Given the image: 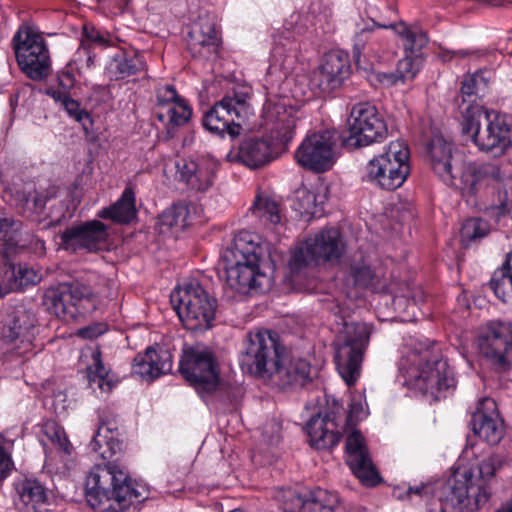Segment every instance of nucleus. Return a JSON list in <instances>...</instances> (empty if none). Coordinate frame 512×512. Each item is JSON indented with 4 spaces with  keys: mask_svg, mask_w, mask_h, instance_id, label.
<instances>
[{
    "mask_svg": "<svg viewBox=\"0 0 512 512\" xmlns=\"http://www.w3.org/2000/svg\"><path fill=\"white\" fill-rule=\"evenodd\" d=\"M510 171L511 167L508 163L464 162L458 171L459 175L456 174L455 182L451 187L458 189L463 194L474 195L486 185H509L512 183L509 175Z\"/></svg>",
    "mask_w": 512,
    "mask_h": 512,
    "instance_id": "nucleus-17",
    "label": "nucleus"
},
{
    "mask_svg": "<svg viewBox=\"0 0 512 512\" xmlns=\"http://www.w3.org/2000/svg\"><path fill=\"white\" fill-rule=\"evenodd\" d=\"M179 372L198 393L214 391L219 382L220 368L214 352L202 343L184 347Z\"/></svg>",
    "mask_w": 512,
    "mask_h": 512,
    "instance_id": "nucleus-13",
    "label": "nucleus"
},
{
    "mask_svg": "<svg viewBox=\"0 0 512 512\" xmlns=\"http://www.w3.org/2000/svg\"><path fill=\"white\" fill-rule=\"evenodd\" d=\"M409 155L403 141L390 142L382 154L366 164L364 179L385 190L401 187L410 173Z\"/></svg>",
    "mask_w": 512,
    "mask_h": 512,
    "instance_id": "nucleus-10",
    "label": "nucleus"
},
{
    "mask_svg": "<svg viewBox=\"0 0 512 512\" xmlns=\"http://www.w3.org/2000/svg\"><path fill=\"white\" fill-rule=\"evenodd\" d=\"M146 69V62L142 55L118 53L109 60L105 72L111 80H121Z\"/></svg>",
    "mask_w": 512,
    "mask_h": 512,
    "instance_id": "nucleus-33",
    "label": "nucleus"
},
{
    "mask_svg": "<svg viewBox=\"0 0 512 512\" xmlns=\"http://www.w3.org/2000/svg\"><path fill=\"white\" fill-rule=\"evenodd\" d=\"M106 328L103 324H96L93 326H88L80 329L79 335L83 338L93 339L102 335L105 332Z\"/></svg>",
    "mask_w": 512,
    "mask_h": 512,
    "instance_id": "nucleus-61",
    "label": "nucleus"
},
{
    "mask_svg": "<svg viewBox=\"0 0 512 512\" xmlns=\"http://www.w3.org/2000/svg\"><path fill=\"white\" fill-rule=\"evenodd\" d=\"M372 326L367 323L344 322L343 331L336 345L335 363L347 385H353L361 370L364 353L368 347Z\"/></svg>",
    "mask_w": 512,
    "mask_h": 512,
    "instance_id": "nucleus-11",
    "label": "nucleus"
},
{
    "mask_svg": "<svg viewBox=\"0 0 512 512\" xmlns=\"http://www.w3.org/2000/svg\"><path fill=\"white\" fill-rule=\"evenodd\" d=\"M20 499L25 505H31L33 509L48 500V493L45 487L35 479L25 480L19 491Z\"/></svg>",
    "mask_w": 512,
    "mask_h": 512,
    "instance_id": "nucleus-44",
    "label": "nucleus"
},
{
    "mask_svg": "<svg viewBox=\"0 0 512 512\" xmlns=\"http://www.w3.org/2000/svg\"><path fill=\"white\" fill-rule=\"evenodd\" d=\"M92 359L93 364L87 369L89 385L91 387L96 385L101 392L109 393L112 390L114 383L109 378V370L104 366L101 360L100 351L93 352Z\"/></svg>",
    "mask_w": 512,
    "mask_h": 512,
    "instance_id": "nucleus-42",
    "label": "nucleus"
},
{
    "mask_svg": "<svg viewBox=\"0 0 512 512\" xmlns=\"http://www.w3.org/2000/svg\"><path fill=\"white\" fill-rule=\"evenodd\" d=\"M4 277L9 290H16L40 283L43 275L39 269L22 264L15 266L9 260L5 261Z\"/></svg>",
    "mask_w": 512,
    "mask_h": 512,
    "instance_id": "nucleus-35",
    "label": "nucleus"
},
{
    "mask_svg": "<svg viewBox=\"0 0 512 512\" xmlns=\"http://www.w3.org/2000/svg\"><path fill=\"white\" fill-rule=\"evenodd\" d=\"M486 86V81L481 74L475 73L472 75H466L462 81L461 86L462 101H465L466 104H473L471 101H466L464 97H472L478 95L486 88ZM462 103L463 102L459 103L458 107Z\"/></svg>",
    "mask_w": 512,
    "mask_h": 512,
    "instance_id": "nucleus-49",
    "label": "nucleus"
},
{
    "mask_svg": "<svg viewBox=\"0 0 512 512\" xmlns=\"http://www.w3.org/2000/svg\"><path fill=\"white\" fill-rule=\"evenodd\" d=\"M84 33H85V36L91 42L98 43L100 45H105L106 44V39L104 38V36L99 31L95 30L94 28H91L89 30L87 27H85L84 28Z\"/></svg>",
    "mask_w": 512,
    "mask_h": 512,
    "instance_id": "nucleus-62",
    "label": "nucleus"
},
{
    "mask_svg": "<svg viewBox=\"0 0 512 512\" xmlns=\"http://www.w3.org/2000/svg\"><path fill=\"white\" fill-rule=\"evenodd\" d=\"M181 100H183V98L177 94L176 89L172 85H165L157 89L158 110H164Z\"/></svg>",
    "mask_w": 512,
    "mask_h": 512,
    "instance_id": "nucleus-53",
    "label": "nucleus"
},
{
    "mask_svg": "<svg viewBox=\"0 0 512 512\" xmlns=\"http://www.w3.org/2000/svg\"><path fill=\"white\" fill-rule=\"evenodd\" d=\"M334 133L329 130L306 136L295 150L294 159L302 168L314 173L330 170L336 162Z\"/></svg>",
    "mask_w": 512,
    "mask_h": 512,
    "instance_id": "nucleus-18",
    "label": "nucleus"
},
{
    "mask_svg": "<svg viewBox=\"0 0 512 512\" xmlns=\"http://www.w3.org/2000/svg\"><path fill=\"white\" fill-rule=\"evenodd\" d=\"M284 208L272 197L258 195V228L266 236L277 240L284 225Z\"/></svg>",
    "mask_w": 512,
    "mask_h": 512,
    "instance_id": "nucleus-31",
    "label": "nucleus"
},
{
    "mask_svg": "<svg viewBox=\"0 0 512 512\" xmlns=\"http://www.w3.org/2000/svg\"><path fill=\"white\" fill-rule=\"evenodd\" d=\"M459 111L462 132L471 137L479 150L502 154L512 145L511 121L507 115L465 101Z\"/></svg>",
    "mask_w": 512,
    "mask_h": 512,
    "instance_id": "nucleus-5",
    "label": "nucleus"
},
{
    "mask_svg": "<svg viewBox=\"0 0 512 512\" xmlns=\"http://www.w3.org/2000/svg\"><path fill=\"white\" fill-rule=\"evenodd\" d=\"M507 212H509L512 219V203L509 202L508 195L505 192L504 199H500L499 204L491 206L489 213L496 217V221H499Z\"/></svg>",
    "mask_w": 512,
    "mask_h": 512,
    "instance_id": "nucleus-58",
    "label": "nucleus"
},
{
    "mask_svg": "<svg viewBox=\"0 0 512 512\" xmlns=\"http://www.w3.org/2000/svg\"><path fill=\"white\" fill-rule=\"evenodd\" d=\"M399 369L413 381L424 395L438 400L455 387L453 372L448 363L430 350L426 342L407 345L399 362Z\"/></svg>",
    "mask_w": 512,
    "mask_h": 512,
    "instance_id": "nucleus-3",
    "label": "nucleus"
},
{
    "mask_svg": "<svg viewBox=\"0 0 512 512\" xmlns=\"http://www.w3.org/2000/svg\"><path fill=\"white\" fill-rule=\"evenodd\" d=\"M0 241V255L4 261H9L18 250L26 248L27 241L24 240L22 222L13 217H1Z\"/></svg>",
    "mask_w": 512,
    "mask_h": 512,
    "instance_id": "nucleus-32",
    "label": "nucleus"
},
{
    "mask_svg": "<svg viewBox=\"0 0 512 512\" xmlns=\"http://www.w3.org/2000/svg\"><path fill=\"white\" fill-rule=\"evenodd\" d=\"M347 464L365 486H375L380 476L372 463L363 435L353 430L346 438Z\"/></svg>",
    "mask_w": 512,
    "mask_h": 512,
    "instance_id": "nucleus-22",
    "label": "nucleus"
},
{
    "mask_svg": "<svg viewBox=\"0 0 512 512\" xmlns=\"http://www.w3.org/2000/svg\"><path fill=\"white\" fill-rule=\"evenodd\" d=\"M419 71V65L410 56L402 58L398 64L396 72L402 82L412 80Z\"/></svg>",
    "mask_w": 512,
    "mask_h": 512,
    "instance_id": "nucleus-55",
    "label": "nucleus"
},
{
    "mask_svg": "<svg viewBox=\"0 0 512 512\" xmlns=\"http://www.w3.org/2000/svg\"><path fill=\"white\" fill-rule=\"evenodd\" d=\"M379 25L372 21V26L360 28L353 38V57L359 68L368 69L363 65L365 60L380 61L389 50L386 39L374 32Z\"/></svg>",
    "mask_w": 512,
    "mask_h": 512,
    "instance_id": "nucleus-26",
    "label": "nucleus"
},
{
    "mask_svg": "<svg viewBox=\"0 0 512 512\" xmlns=\"http://www.w3.org/2000/svg\"><path fill=\"white\" fill-rule=\"evenodd\" d=\"M13 48L18 65L27 77L39 81L48 76L50 58L42 36L29 27H21L13 37Z\"/></svg>",
    "mask_w": 512,
    "mask_h": 512,
    "instance_id": "nucleus-16",
    "label": "nucleus"
},
{
    "mask_svg": "<svg viewBox=\"0 0 512 512\" xmlns=\"http://www.w3.org/2000/svg\"><path fill=\"white\" fill-rule=\"evenodd\" d=\"M470 425L474 434L490 445L498 444L504 434L503 420L492 398L487 397L479 401L476 411L472 414Z\"/></svg>",
    "mask_w": 512,
    "mask_h": 512,
    "instance_id": "nucleus-24",
    "label": "nucleus"
},
{
    "mask_svg": "<svg viewBox=\"0 0 512 512\" xmlns=\"http://www.w3.org/2000/svg\"><path fill=\"white\" fill-rule=\"evenodd\" d=\"M134 192L127 188L121 198L108 208L102 209L98 216L104 219H111L117 223H128L136 215Z\"/></svg>",
    "mask_w": 512,
    "mask_h": 512,
    "instance_id": "nucleus-37",
    "label": "nucleus"
},
{
    "mask_svg": "<svg viewBox=\"0 0 512 512\" xmlns=\"http://www.w3.org/2000/svg\"><path fill=\"white\" fill-rule=\"evenodd\" d=\"M427 153L431 169L435 175L451 187L457 174L452 143L441 136H435L428 144Z\"/></svg>",
    "mask_w": 512,
    "mask_h": 512,
    "instance_id": "nucleus-27",
    "label": "nucleus"
},
{
    "mask_svg": "<svg viewBox=\"0 0 512 512\" xmlns=\"http://www.w3.org/2000/svg\"><path fill=\"white\" fill-rule=\"evenodd\" d=\"M330 312H332L335 316H339L344 319L346 316V311L344 307L339 302H332L327 307Z\"/></svg>",
    "mask_w": 512,
    "mask_h": 512,
    "instance_id": "nucleus-64",
    "label": "nucleus"
},
{
    "mask_svg": "<svg viewBox=\"0 0 512 512\" xmlns=\"http://www.w3.org/2000/svg\"><path fill=\"white\" fill-rule=\"evenodd\" d=\"M117 429L118 426L115 420H101L100 426L89 444L90 449L92 451L99 450L102 447V439H108Z\"/></svg>",
    "mask_w": 512,
    "mask_h": 512,
    "instance_id": "nucleus-52",
    "label": "nucleus"
},
{
    "mask_svg": "<svg viewBox=\"0 0 512 512\" xmlns=\"http://www.w3.org/2000/svg\"><path fill=\"white\" fill-rule=\"evenodd\" d=\"M24 240L27 241L26 247H30L34 253L39 256H43L45 254V243L43 240L36 238L29 233H24Z\"/></svg>",
    "mask_w": 512,
    "mask_h": 512,
    "instance_id": "nucleus-60",
    "label": "nucleus"
},
{
    "mask_svg": "<svg viewBox=\"0 0 512 512\" xmlns=\"http://www.w3.org/2000/svg\"><path fill=\"white\" fill-rule=\"evenodd\" d=\"M46 94L49 95L56 103L60 104L68 115L76 121L82 122L84 119L89 118L88 112L82 109L80 103L71 98L66 91L50 88L46 91Z\"/></svg>",
    "mask_w": 512,
    "mask_h": 512,
    "instance_id": "nucleus-45",
    "label": "nucleus"
},
{
    "mask_svg": "<svg viewBox=\"0 0 512 512\" xmlns=\"http://www.w3.org/2000/svg\"><path fill=\"white\" fill-rule=\"evenodd\" d=\"M108 237V227L99 220L68 227L60 234L63 249L72 252L84 250L94 253L102 250L107 245Z\"/></svg>",
    "mask_w": 512,
    "mask_h": 512,
    "instance_id": "nucleus-20",
    "label": "nucleus"
},
{
    "mask_svg": "<svg viewBox=\"0 0 512 512\" xmlns=\"http://www.w3.org/2000/svg\"><path fill=\"white\" fill-rule=\"evenodd\" d=\"M252 331L246 333L239 350V366L243 373L256 377V344Z\"/></svg>",
    "mask_w": 512,
    "mask_h": 512,
    "instance_id": "nucleus-43",
    "label": "nucleus"
},
{
    "mask_svg": "<svg viewBox=\"0 0 512 512\" xmlns=\"http://www.w3.org/2000/svg\"><path fill=\"white\" fill-rule=\"evenodd\" d=\"M343 408L334 403L333 408L325 413L318 412L306 424L309 442L316 449H329L340 441L339 418Z\"/></svg>",
    "mask_w": 512,
    "mask_h": 512,
    "instance_id": "nucleus-21",
    "label": "nucleus"
},
{
    "mask_svg": "<svg viewBox=\"0 0 512 512\" xmlns=\"http://www.w3.org/2000/svg\"><path fill=\"white\" fill-rule=\"evenodd\" d=\"M103 444L107 446V449L102 450L101 447L99 450L96 451L103 459H108L112 457L121 449V443L118 440H115L113 435H111L106 440L102 439V445Z\"/></svg>",
    "mask_w": 512,
    "mask_h": 512,
    "instance_id": "nucleus-59",
    "label": "nucleus"
},
{
    "mask_svg": "<svg viewBox=\"0 0 512 512\" xmlns=\"http://www.w3.org/2000/svg\"><path fill=\"white\" fill-rule=\"evenodd\" d=\"M14 469L11 452L0 444V482Z\"/></svg>",
    "mask_w": 512,
    "mask_h": 512,
    "instance_id": "nucleus-57",
    "label": "nucleus"
},
{
    "mask_svg": "<svg viewBox=\"0 0 512 512\" xmlns=\"http://www.w3.org/2000/svg\"><path fill=\"white\" fill-rule=\"evenodd\" d=\"M489 232L486 221L480 218L467 219L460 230L461 242L465 245L485 237Z\"/></svg>",
    "mask_w": 512,
    "mask_h": 512,
    "instance_id": "nucleus-47",
    "label": "nucleus"
},
{
    "mask_svg": "<svg viewBox=\"0 0 512 512\" xmlns=\"http://www.w3.org/2000/svg\"><path fill=\"white\" fill-rule=\"evenodd\" d=\"M11 198L16 208L27 216L40 214L46 204V198L36 191L32 183L11 189Z\"/></svg>",
    "mask_w": 512,
    "mask_h": 512,
    "instance_id": "nucleus-34",
    "label": "nucleus"
},
{
    "mask_svg": "<svg viewBox=\"0 0 512 512\" xmlns=\"http://www.w3.org/2000/svg\"><path fill=\"white\" fill-rule=\"evenodd\" d=\"M337 497L326 490L317 488L305 493L301 512H334Z\"/></svg>",
    "mask_w": 512,
    "mask_h": 512,
    "instance_id": "nucleus-39",
    "label": "nucleus"
},
{
    "mask_svg": "<svg viewBox=\"0 0 512 512\" xmlns=\"http://www.w3.org/2000/svg\"><path fill=\"white\" fill-rule=\"evenodd\" d=\"M348 146L361 148L382 142L388 135L383 115L370 102H359L352 106L348 118Z\"/></svg>",
    "mask_w": 512,
    "mask_h": 512,
    "instance_id": "nucleus-15",
    "label": "nucleus"
},
{
    "mask_svg": "<svg viewBox=\"0 0 512 512\" xmlns=\"http://www.w3.org/2000/svg\"><path fill=\"white\" fill-rule=\"evenodd\" d=\"M189 225V209L184 203H177L163 211L157 222L160 234H169L183 231Z\"/></svg>",
    "mask_w": 512,
    "mask_h": 512,
    "instance_id": "nucleus-36",
    "label": "nucleus"
},
{
    "mask_svg": "<svg viewBox=\"0 0 512 512\" xmlns=\"http://www.w3.org/2000/svg\"><path fill=\"white\" fill-rule=\"evenodd\" d=\"M489 285L495 296L502 301L512 295V257L494 272Z\"/></svg>",
    "mask_w": 512,
    "mask_h": 512,
    "instance_id": "nucleus-41",
    "label": "nucleus"
},
{
    "mask_svg": "<svg viewBox=\"0 0 512 512\" xmlns=\"http://www.w3.org/2000/svg\"><path fill=\"white\" fill-rule=\"evenodd\" d=\"M43 303L50 313L70 321L95 310L99 301L97 293L91 287L80 282H71L48 289Z\"/></svg>",
    "mask_w": 512,
    "mask_h": 512,
    "instance_id": "nucleus-12",
    "label": "nucleus"
},
{
    "mask_svg": "<svg viewBox=\"0 0 512 512\" xmlns=\"http://www.w3.org/2000/svg\"><path fill=\"white\" fill-rule=\"evenodd\" d=\"M379 28L393 29L402 38L405 50L411 53L421 50L428 42V38L423 31L412 30L404 22L379 25Z\"/></svg>",
    "mask_w": 512,
    "mask_h": 512,
    "instance_id": "nucleus-40",
    "label": "nucleus"
},
{
    "mask_svg": "<svg viewBox=\"0 0 512 512\" xmlns=\"http://www.w3.org/2000/svg\"><path fill=\"white\" fill-rule=\"evenodd\" d=\"M179 181L195 191H206L214 179L217 163L210 158L182 159L176 164Z\"/></svg>",
    "mask_w": 512,
    "mask_h": 512,
    "instance_id": "nucleus-25",
    "label": "nucleus"
},
{
    "mask_svg": "<svg viewBox=\"0 0 512 512\" xmlns=\"http://www.w3.org/2000/svg\"><path fill=\"white\" fill-rule=\"evenodd\" d=\"M478 345L481 353L499 368L512 366V323H489Z\"/></svg>",
    "mask_w": 512,
    "mask_h": 512,
    "instance_id": "nucleus-19",
    "label": "nucleus"
},
{
    "mask_svg": "<svg viewBox=\"0 0 512 512\" xmlns=\"http://www.w3.org/2000/svg\"><path fill=\"white\" fill-rule=\"evenodd\" d=\"M35 325L36 318L32 313L23 308L15 309L4 322L2 338L9 343L20 340L26 352L32 345Z\"/></svg>",
    "mask_w": 512,
    "mask_h": 512,
    "instance_id": "nucleus-28",
    "label": "nucleus"
},
{
    "mask_svg": "<svg viewBox=\"0 0 512 512\" xmlns=\"http://www.w3.org/2000/svg\"><path fill=\"white\" fill-rule=\"evenodd\" d=\"M282 424L281 421L273 417L268 420L262 429V437L268 445H276L279 443L281 434Z\"/></svg>",
    "mask_w": 512,
    "mask_h": 512,
    "instance_id": "nucleus-54",
    "label": "nucleus"
},
{
    "mask_svg": "<svg viewBox=\"0 0 512 512\" xmlns=\"http://www.w3.org/2000/svg\"><path fill=\"white\" fill-rule=\"evenodd\" d=\"M503 464L499 455H490L477 466L458 468L443 487V501L453 512H476L491 496L488 481Z\"/></svg>",
    "mask_w": 512,
    "mask_h": 512,
    "instance_id": "nucleus-2",
    "label": "nucleus"
},
{
    "mask_svg": "<svg viewBox=\"0 0 512 512\" xmlns=\"http://www.w3.org/2000/svg\"><path fill=\"white\" fill-rule=\"evenodd\" d=\"M350 73L348 54L341 50H332L325 54L322 65L314 72L313 81L322 92L329 93L340 88Z\"/></svg>",
    "mask_w": 512,
    "mask_h": 512,
    "instance_id": "nucleus-23",
    "label": "nucleus"
},
{
    "mask_svg": "<svg viewBox=\"0 0 512 512\" xmlns=\"http://www.w3.org/2000/svg\"><path fill=\"white\" fill-rule=\"evenodd\" d=\"M379 81L385 85H394L398 81H401V79L398 77L397 72L396 73H383L379 75Z\"/></svg>",
    "mask_w": 512,
    "mask_h": 512,
    "instance_id": "nucleus-63",
    "label": "nucleus"
},
{
    "mask_svg": "<svg viewBox=\"0 0 512 512\" xmlns=\"http://www.w3.org/2000/svg\"><path fill=\"white\" fill-rule=\"evenodd\" d=\"M172 369V357L168 350L148 348L144 355L134 359L133 373L145 380H154Z\"/></svg>",
    "mask_w": 512,
    "mask_h": 512,
    "instance_id": "nucleus-30",
    "label": "nucleus"
},
{
    "mask_svg": "<svg viewBox=\"0 0 512 512\" xmlns=\"http://www.w3.org/2000/svg\"><path fill=\"white\" fill-rule=\"evenodd\" d=\"M253 95L251 86H236L232 94L225 95L204 114L203 126L220 137L226 134L231 138L239 136L246 120L253 115Z\"/></svg>",
    "mask_w": 512,
    "mask_h": 512,
    "instance_id": "nucleus-7",
    "label": "nucleus"
},
{
    "mask_svg": "<svg viewBox=\"0 0 512 512\" xmlns=\"http://www.w3.org/2000/svg\"><path fill=\"white\" fill-rule=\"evenodd\" d=\"M155 115L165 125L167 132L173 134L178 127L185 125L190 120L192 109L183 99L164 110H157Z\"/></svg>",
    "mask_w": 512,
    "mask_h": 512,
    "instance_id": "nucleus-38",
    "label": "nucleus"
},
{
    "mask_svg": "<svg viewBox=\"0 0 512 512\" xmlns=\"http://www.w3.org/2000/svg\"><path fill=\"white\" fill-rule=\"evenodd\" d=\"M365 417L366 412L362 400L353 399L349 405V412L345 418V427H353L359 420H362Z\"/></svg>",
    "mask_w": 512,
    "mask_h": 512,
    "instance_id": "nucleus-56",
    "label": "nucleus"
},
{
    "mask_svg": "<svg viewBox=\"0 0 512 512\" xmlns=\"http://www.w3.org/2000/svg\"><path fill=\"white\" fill-rule=\"evenodd\" d=\"M170 301L183 325L190 331H206L215 319L217 300L200 284L175 288Z\"/></svg>",
    "mask_w": 512,
    "mask_h": 512,
    "instance_id": "nucleus-9",
    "label": "nucleus"
},
{
    "mask_svg": "<svg viewBox=\"0 0 512 512\" xmlns=\"http://www.w3.org/2000/svg\"><path fill=\"white\" fill-rule=\"evenodd\" d=\"M344 252L340 232L335 228L322 229L300 244L292 253L289 266L300 271L310 265L336 263Z\"/></svg>",
    "mask_w": 512,
    "mask_h": 512,
    "instance_id": "nucleus-14",
    "label": "nucleus"
},
{
    "mask_svg": "<svg viewBox=\"0 0 512 512\" xmlns=\"http://www.w3.org/2000/svg\"><path fill=\"white\" fill-rule=\"evenodd\" d=\"M309 364L302 359L291 360L279 335L271 330L258 331V381L276 389L305 384Z\"/></svg>",
    "mask_w": 512,
    "mask_h": 512,
    "instance_id": "nucleus-4",
    "label": "nucleus"
},
{
    "mask_svg": "<svg viewBox=\"0 0 512 512\" xmlns=\"http://www.w3.org/2000/svg\"><path fill=\"white\" fill-rule=\"evenodd\" d=\"M42 432L59 451L63 452L65 455L72 453L73 447L64 429L55 421H46L42 426Z\"/></svg>",
    "mask_w": 512,
    "mask_h": 512,
    "instance_id": "nucleus-46",
    "label": "nucleus"
},
{
    "mask_svg": "<svg viewBox=\"0 0 512 512\" xmlns=\"http://www.w3.org/2000/svg\"><path fill=\"white\" fill-rule=\"evenodd\" d=\"M298 112L282 99H267L262 118L265 131L258 139V167L278 159L292 140L299 121Z\"/></svg>",
    "mask_w": 512,
    "mask_h": 512,
    "instance_id": "nucleus-6",
    "label": "nucleus"
},
{
    "mask_svg": "<svg viewBox=\"0 0 512 512\" xmlns=\"http://www.w3.org/2000/svg\"><path fill=\"white\" fill-rule=\"evenodd\" d=\"M223 278L233 291L247 295L256 285V242L252 232L242 230L221 255Z\"/></svg>",
    "mask_w": 512,
    "mask_h": 512,
    "instance_id": "nucleus-8",
    "label": "nucleus"
},
{
    "mask_svg": "<svg viewBox=\"0 0 512 512\" xmlns=\"http://www.w3.org/2000/svg\"><path fill=\"white\" fill-rule=\"evenodd\" d=\"M237 160L250 169L256 168V140L253 137L244 138L236 155Z\"/></svg>",
    "mask_w": 512,
    "mask_h": 512,
    "instance_id": "nucleus-50",
    "label": "nucleus"
},
{
    "mask_svg": "<svg viewBox=\"0 0 512 512\" xmlns=\"http://www.w3.org/2000/svg\"><path fill=\"white\" fill-rule=\"evenodd\" d=\"M219 42L214 18L209 15L199 16L187 35L188 49L193 56L204 55L215 51Z\"/></svg>",
    "mask_w": 512,
    "mask_h": 512,
    "instance_id": "nucleus-29",
    "label": "nucleus"
},
{
    "mask_svg": "<svg viewBox=\"0 0 512 512\" xmlns=\"http://www.w3.org/2000/svg\"><path fill=\"white\" fill-rule=\"evenodd\" d=\"M305 494L287 488L277 492L276 500L284 512H301Z\"/></svg>",
    "mask_w": 512,
    "mask_h": 512,
    "instance_id": "nucleus-48",
    "label": "nucleus"
},
{
    "mask_svg": "<svg viewBox=\"0 0 512 512\" xmlns=\"http://www.w3.org/2000/svg\"><path fill=\"white\" fill-rule=\"evenodd\" d=\"M85 492L88 504L99 512H123L149 497L147 487L116 462L95 465L86 477Z\"/></svg>",
    "mask_w": 512,
    "mask_h": 512,
    "instance_id": "nucleus-1",
    "label": "nucleus"
},
{
    "mask_svg": "<svg viewBox=\"0 0 512 512\" xmlns=\"http://www.w3.org/2000/svg\"><path fill=\"white\" fill-rule=\"evenodd\" d=\"M350 276L353 278L355 285L367 287L371 283L374 274L370 266L365 261H362L350 266Z\"/></svg>",
    "mask_w": 512,
    "mask_h": 512,
    "instance_id": "nucleus-51",
    "label": "nucleus"
}]
</instances>
